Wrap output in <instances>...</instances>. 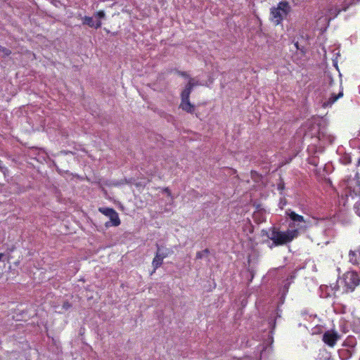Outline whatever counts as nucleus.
<instances>
[{"label": "nucleus", "instance_id": "15", "mask_svg": "<svg viewBox=\"0 0 360 360\" xmlns=\"http://www.w3.org/2000/svg\"><path fill=\"white\" fill-rule=\"evenodd\" d=\"M199 84L198 81H195L194 79L189 77V81L186 85H191V88L193 89L194 86Z\"/></svg>", "mask_w": 360, "mask_h": 360}, {"label": "nucleus", "instance_id": "19", "mask_svg": "<svg viewBox=\"0 0 360 360\" xmlns=\"http://www.w3.org/2000/svg\"><path fill=\"white\" fill-rule=\"evenodd\" d=\"M294 45L297 50H300L302 53L305 52V49L304 46H300L298 41L294 43Z\"/></svg>", "mask_w": 360, "mask_h": 360}, {"label": "nucleus", "instance_id": "18", "mask_svg": "<svg viewBox=\"0 0 360 360\" xmlns=\"http://www.w3.org/2000/svg\"><path fill=\"white\" fill-rule=\"evenodd\" d=\"M62 307L63 309L68 310L72 307V304L68 301H65Z\"/></svg>", "mask_w": 360, "mask_h": 360}, {"label": "nucleus", "instance_id": "17", "mask_svg": "<svg viewBox=\"0 0 360 360\" xmlns=\"http://www.w3.org/2000/svg\"><path fill=\"white\" fill-rule=\"evenodd\" d=\"M0 52L4 53L5 56H9L11 53V50L8 49H6L2 46L0 45Z\"/></svg>", "mask_w": 360, "mask_h": 360}, {"label": "nucleus", "instance_id": "21", "mask_svg": "<svg viewBox=\"0 0 360 360\" xmlns=\"http://www.w3.org/2000/svg\"><path fill=\"white\" fill-rule=\"evenodd\" d=\"M101 25H102L101 22L100 20H98V21L96 22V24L94 23V27H95L96 29H98V28H100L101 27Z\"/></svg>", "mask_w": 360, "mask_h": 360}, {"label": "nucleus", "instance_id": "8", "mask_svg": "<svg viewBox=\"0 0 360 360\" xmlns=\"http://www.w3.org/2000/svg\"><path fill=\"white\" fill-rule=\"evenodd\" d=\"M179 108L188 113H193L195 110V106L190 102V98L184 99L181 98Z\"/></svg>", "mask_w": 360, "mask_h": 360}, {"label": "nucleus", "instance_id": "16", "mask_svg": "<svg viewBox=\"0 0 360 360\" xmlns=\"http://www.w3.org/2000/svg\"><path fill=\"white\" fill-rule=\"evenodd\" d=\"M175 72L182 77H184V78H189V75L186 72H184V71H180V70H174Z\"/></svg>", "mask_w": 360, "mask_h": 360}, {"label": "nucleus", "instance_id": "10", "mask_svg": "<svg viewBox=\"0 0 360 360\" xmlns=\"http://www.w3.org/2000/svg\"><path fill=\"white\" fill-rule=\"evenodd\" d=\"M349 261L354 265L359 264L360 261V249L349 251Z\"/></svg>", "mask_w": 360, "mask_h": 360}, {"label": "nucleus", "instance_id": "23", "mask_svg": "<svg viewBox=\"0 0 360 360\" xmlns=\"http://www.w3.org/2000/svg\"><path fill=\"white\" fill-rule=\"evenodd\" d=\"M4 256V253H0V261L2 259Z\"/></svg>", "mask_w": 360, "mask_h": 360}, {"label": "nucleus", "instance_id": "2", "mask_svg": "<svg viewBox=\"0 0 360 360\" xmlns=\"http://www.w3.org/2000/svg\"><path fill=\"white\" fill-rule=\"evenodd\" d=\"M291 11L289 3L286 1H280L277 7L271 9L270 19L275 25H278L282 22L283 18L286 17Z\"/></svg>", "mask_w": 360, "mask_h": 360}, {"label": "nucleus", "instance_id": "11", "mask_svg": "<svg viewBox=\"0 0 360 360\" xmlns=\"http://www.w3.org/2000/svg\"><path fill=\"white\" fill-rule=\"evenodd\" d=\"M348 7L349 5L344 7L342 9H340L337 6L329 8L328 11L329 20L335 18L342 11H345Z\"/></svg>", "mask_w": 360, "mask_h": 360}, {"label": "nucleus", "instance_id": "4", "mask_svg": "<svg viewBox=\"0 0 360 360\" xmlns=\"http://www.w3.org/2000/svg\"><path fill=\"white\" fill-rule=\"evenodd\" d=\"M99 212L102 213L105 216L110 219V221H107L105 224L106 227L109 226H118L121 224L118 213L111 207H99Z\"/></svg>", "mask_w": 360, "mask_h": 360}, {"label": "nucleus", "instance_id": "22", "mask_svg": "<svg viewBox=\"0 0 360 360\" xmlns=\"http://www.w3.org/2000/svg\"><path fill=\"white\" fill-rule=\"evenodd\" d=\"M163 191H164L165 193H166L167 194V195H169V196H170V195H171V194H172V193H171V191H170V190H169V188H167H167H165L163 189Z\"/></svg>", "mask_w": 360, "mask_h": 360}, {"label": "nucleus", "instance_id": "14", "mask_svg": "<svg viewBox=\"0 0 360 360\" xmlns=\"http://www.w3.org/2000/svg\"><path fill=\"white\" fill-rule=\"evenodd\" d=\"M83 24L87 25L90 27H94V22L93 18L89 16H84V18H83Z\"/></svg>", "mask_w": 360, "mask_h": 360}, {"label": "nucleus", "instance_id": "13", "mask_svg": "<svg viewBox=\"0 0 360 360\" xmlns=\"http://www.w3.org/2000/svg\"><path fill=\"white\" fill-rule=\"evenodd\" d=\"M210 254V250L208 248H205L202 251H199L196 252L195 259H201L204 257L207 256Z\"/></svg>", "mask_w": 360, "mask_h": 360}, {"label": "nucleus", "instance_id": "5", "mask_svg": "<svg viewBox=\"0 0 360 360\" xmlns=\"http://www.w3.org/2000/svg\"><path fill=\"white\" fill-rule=\"evenodd\" d=\"M171 252L172 251L169 248L160 246L157 244V252L152 262L153 267V272H155L156 269L162 264L164 259L167 257Z\"/></svg>", "mask_w": 360, "mask_h": 360}, {"label": "nucleus", "instance_id": "1", "mask_svg": "<svg viewBox=\"0 0 360 360\" xmlns=\"http://www.w3.org/2000/svg\"><path fill=\"white\" fill-rule=\"evenodd\" d=\"M307 226L297 224V229H288L286 231H281L274 229L269 238L276 246L283 245L292 241L299 236V231H306Z\"/></svg>", "mask_w": 360, "mask_h": 360}, {"label": "nucleus", "instance_id": "6", "mask_svg": "<svg viewBox=\"0 0 360 360\" xmlns=\"http://www.w3.org/2000/svg\"><path fill=\"white\" fill-rule=\"evenodd\" d=\"M340 335L335 330L326 331L322 338L323 342L330 347H333L340 340Z\"/></svg>", "mask_w": 360, "mask_h": 360}, {"label": "nucleus", "instance_id": "3", "mask_svg": "<svg viewBox=\"0 0 360 360\" xmlns=\"http://www.w3.org/2000/svg\"><path fill=\"white\" fill-rule=\"evenodd\" d=\"M340 284L342 285L345 292H353L360 284V277L356 271H347L343 274Z\"/></svg>", "mask_w": 360, "mask_h": 360}, {"label": "nucleus", "instance_id": "20", "mask_svg": "<svg viewBox=\"0 0 360 360\" xmlns=\"http://www.w3.org/2000/svg\"><path fill=\"white\" fill-rule=\"evenodd\" d=\"M105 14L103 11H98L96 13L95 16L99 18H103L105 17Z\"/></svg>", "mask_w": 360, "mask_h": 360}, {"label": "nucleus", "instance_id": "9", "mask_svg": "<svg viewBox=\"0 0 360 360\" xmlns=\"http://www.w3.org/2000/svg\"><path fill=\"white\" fill-rule=\"evenodd\" d=\"M343 96V90L342 89L340 91L338 94H332L331 96L328 98L327 101L323 103V107H330L335 102H336L339 98Z\"/></svg>", "mask_w": 360, "mask_h": 360}, {"label": "nucleus", "instance_id": "12", "mask_svg": "<svg viewBox=\"0 0 360 360\" xmlns=\"http://www.w3.org/2000/svg\"><path fill=\"white\" fill-rule=\"evenodd\" d=\"M191 85H186L184 89L181 93V98L184 99L190 98V95L193 89L190 86Z\"/></svg>", "mask_w": 360, "mask_h": 360}, {"label": "nucleus", "instance_id": "7", "mask_svg": "<svg viewBox=\"0 0 360 360\" xmlns=\"http://www.w3.org/2000/svg\"><path fill=\"white\" fill-rule=\"evenodd\" d=\"M288 216L292 221L289 224V227H296V229H297V224L306 225L307 226V228L309 227L308 224H307V223H309V221H307L303 216L297 214L294 211H290L288 212Z\"/></svg>", "mask_w": 360, "mask_h": 360}]
</instances>
